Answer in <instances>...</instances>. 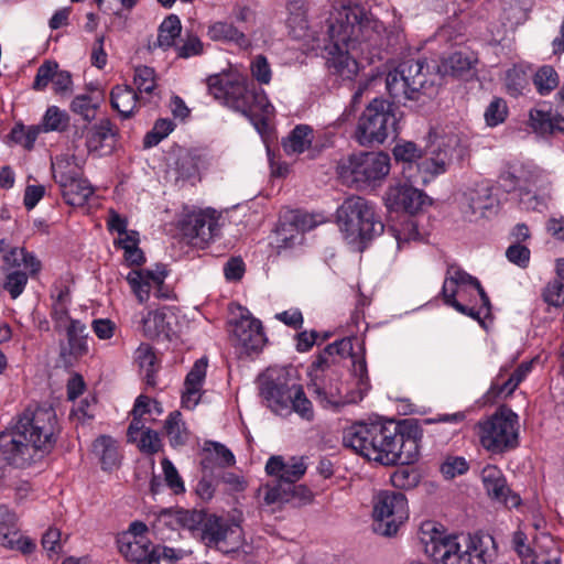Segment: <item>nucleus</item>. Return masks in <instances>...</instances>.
I'll return each mask as SVG.
<instances>
[{"instance_id":"nucleus-22","label":"nucleus","mask_w":564,"mask_h":564,"mask_svg":"<svg viewBox=\"0 0 564 564\" xmlns=\"http://www.w3.org/2000/svg\"><path fill=\"white\" fill-rule=\"evenodd\" d=\"M118 549L122 556L133 564H159L160 562V545H154L148 539L121 535L118 539Z\"/></svg>"},{"instance_id":"nucleus-43","label":"nucleus","mask_w":564,"mask_h":564,"mask_svg":"<svg viewBox=\"0 0 564 564\" xmlns=\"http://www.w3.org/2000/svg\"><path fill=\"white\" fill-rule=\"evenodd\" d=\"M289 18L286 23L294 37H302L308 28L306 7L303 0H292L288 3Z\"/></svg>"},{"instance_id":"nucleus-13","label":"nucleus","mask_w":564,"mask_h":564,"mask_svg":"<svg viewBox=\"0 0 564 564\" xmlns=\"http://www.w3.org/2000/svg\"><path fill=\"white\" fill-rule=\"evenodd\" d=\"M422 541L425 553L436 564H473L468 551L459 542V536L446 533L433 522L422 525Z\"/></svg>"},{"instance_id":"nucleus-29","label":"nucleus","mask_w":564,"mask_h":564,"mask_svg":"<svg viewBox=\"0 0 564 564\" xmlns=\"http://www.w3.org/2000/svg\"><path fill=\"white\" fill-rule=\"evenodd\" d=\"M67 345L61 347V357L80 358L88 354V333L86 325L79 319L69 318L66 327Z\"/></svg>"},{"instance_id":"nucleus-39","label":"nucleus","mask_w":564,"mask_h":564,"mask_svg":"<svg viewBox=\"0 0 564 564\" xmlns=\"http://www.w3.org/2000/svg\"><path fill=\"white\" fill-rule=\"evenodd\" d=\"M112 108L123 118H130L137 108L138 95L129 86H115L110 93Z\"/></svg>"},{"instance_id":"nucleus-10","label":"nucleus","mask_w":564,"mask_h":564,"mask_svg":"<svg viewBox=\"0 0 564 564\" xmlns=\"http://www.w3.org/2000/svg\"><path fill=\"white\" fill-rule=\"evenodd\" d=\"M337 175L346 185L371 184L384 178L390 171V158L383 152H359L341 158Z\"/></svg>"},{"instance_id":"nucleus-63","label":"nucleus","mask_w":564,"mask_h":564,"mask_svg":"<svg viewBox=\"0 0 564 564\" xmlns=\"http://www.w3.org/2000/svg\"><path fill=\"white\" fill-rule=\"evenodd\" d=\"M37 135L39 130L36 128L25 130L24 127L21 126L12 129L11 131L12 140L29 150L33 148Z\"/></svg>"},{"instance_id":"nucleus-56","label":"nucleus","mask_w":564,"mask_h":564,"mask_svg":"<svg viewBox=\"0 0 564 564\" xmlns=\"http://www.w3.org/2000/svg\"><path fill=\"white\" fill-rule=\"evenodd\" d=\"M58 68V64L53 61L44 62L36 70V75L33 82L34 90H44L48 83H53L54 75L56 69Z\"/></svg>"},{"instance_id":"nucleus-41","label":"nucleus","mask_w":564,"mask_h":564,"mask_svg":"<svg viewBox=\"0 0 564 564\" xmlns=\"http://www.w3.org/2000/svg\"><path fill=\"white\" fill-rule=\"evenodd\" d=\"M3 263L7 269L23 267L31 273H36L41 270V262L35 258L34 254L28 253L23 248L11 247L6 251Z\"/></svg>"},{"instance_id":"nucleus-3","label":"nucleus","mask_w":564,"mask_h":564,"mask_svg":"<svg viewBox=\"0 0 564 564\" xmlns=\"http://www.w3.org/2000/svg\"><path fill=\"white\" fill-rule=\"evenodd\" d=\"M207 87L216 100L248 118L261 135L269 132L274 107L263 90H258L242 78L225 74L209 76Z\"/></svg>"},{"instance_id":"nucleus-26","label":"nucleus","mask_w":564,"mask_h":564,"mask_svg":"<svg viewBox=\"0 0 564 564\" xmlns=\"http://www.w3.org/2000/svg\"><path fill=\"white\" fill-rule=\"evenodd\" d=\"M175 318L174 313L169 307L149 311L141 318V330L150 339L161 336L170 338L174 333L173 324Z\"/></svg>"},{"instance_id":"nucleus-12","label":"nucleus","mask_w":564,"mask_h":564,"mask_svg":"<svg viewBox=\"0 0 564 564\" xmlns=\"http://www.w3.org/2000/svg\"><path fill=\"white\" fill-rule=\"evenodd\" d=\"M198 524H202L200 536L208 547H215L226 555L247 554L243 531L239 524L229 523L215 514L204 513L203 520Z\"/></svg>"},{"instance_id":"nucleus-42","label":"nucleus","mask_w":564,"mask_h":564,"mask_svg":"<svg viewBox=\"0 0 564 564\" xmlns=\"http://www.w3.org/2000/svg\"><path fill=\"white\" fill-rule=\"evenodd\" d=\"M164 430L172 447H180L186 444L188 440V431L182 420L178 411L169 414L164 423Z\"/></svg>"},{"instance_id":"nucleus-45","label":"nucleus","mask_w":564,"mask_h":564,"mask_svg":"<svg viewBox=\"0 0 564 564\" xmlns=\"http://www.w3.org/2000/svg\"><path fill=\"white\" fill-rule=\"evenodd\" d=\"M470 58L460 52H455L451 54L448 57L443 58L441 64L437 66V69L442 75H448L454 77L465 75L470 70Z\"/></svg>"},{"instance_id":"nucleus-53","label":"nucleus","mask_w":564,"mask_h":564,"mask_svg":"<svg viewBox=\"0 0 564 564\" xmlns=\"http://www.w3.org/2000/svg\"><path fill=\"white\" fill-rule=\"evenodd\" d=\"M468 469L469 464L462 456H447L440 466V470L446 479H453L456 476L464 475Z\"/></svg>"},{"instance_id":"nucleus-32","label":"nucleus","mask_w":564,"mask_h":564,"mask_svg":"<svg viewBox=\"0 0 564 564\" xmlns=\"http://www.w3.org/2000/svg\"><path fill=\"white\" fill-rule=\"evenodd\" d=\"M463 209L469 217H484L494 205L491 192L487 186L468 189L463 196Z\"/></svg>"},{"instance_id":"nucleus-33","label":"nucleus","mask_w":564,"mask_h":564,"mask_svg":"<svg viewBox=\"0 0 564 564\" xmlns=\"http://www.w3.org/2000/svg\"><path fill=\"white\" fill-rule=\"evenodd\" d=\"M392 153L395 161L405 164L402 171L403 176L409 182H417L416 163L420 161L423 151L412 141H401L394 145Z\"/></svg>"},{"instance_id":"nucleus-40","label":"nucleus","mask_w":564,"mask_h":564,"mask_svg":"<svg viewBox=\"0 0 564 564\" xmlns=\"http://www.w3.org/2000/svg\"><path fill=\"white\" fill-rule=\"evenodd\" d=\"M203 520V512L200 511H183L162 509L156 516V525H174L182 523L184 527L193 530Z\"/></svg>"},{"instance_id":"nucleus-60","label":"nucleus","mask_w":564,"mask_h":564,"mask_svg":"<svg viewBox=\"0 0 564 564\" xmlns=\"http://www.w3.org/2000/svg\"><path fill=\"white\" fill-rule=\"evenodd\" d=\"M28 276L22 271H13L7 275L3 288L10 293L12 299H17L24 290Z\"/></svg>"},{"instance_id":"nucleus-49","label":"nucleus","mask_w":564,"mask_h":564,"mask_svg":"<svg viewBox=\"0 0 564 564\" xmlns=\"http://www.w3.org/2000/svg\"><path fill=\"white\" fill-rule=\"evenodd\" d=\"M263 501L268 506L291 502L289 486L280 479H276L274 484H267Z\"/></svg>"},{"instance_id":"nucleus-14","label":"nucleus","mask_w":564,"mask_h":564,"mask_svg":"<svg viewBox=\"0 0 564 564\" xmlns=\"http://www.w3.org/2000/svg\"><path fill=\"white\" fill-rule=\"evenodd\" d=\"M409 518L408 500L401 492L381 491L373 499V530L384 536L394 535Z\"/></svg>"},{"instance_id":"nucleus-46","label":"nucleus","mask_w":564,"mask_h":564,"mask_svg":"<svg viewBox=\"0 0 564 564\" xmlns=\"http://www.w3.org/2000/svg\"><path fill=\"white\" fill-rule=\"evenodd\" d=\"M533 84L536 91L540 95L545 96L558 86L560 77L552 66L544 65L535 72L533 76Z\"/></svg>"},{"instance_id":"nucleus-2","label":"nucleus","mask_w":564,"mask_h":564,"mask_svg":"<svg viewBox=\"0 0 564 564\" xmlns=\"http://www.w3.org/2000/svg\"><path fill=\"white\" fill-rule=\"evenodd\" d=\"M420 431L406 420L357 423L346 429L343 443L382 465H411L419 458Z\"/></svg>"},{"instance_id":"nucleus-23","label":"nucleus","mask_w":564,"mask_h":564,"mask_svg":"<svg viewBox=\"0 0 564 564\" xmlns=\"http://www.w3.org/2000/svg\"><path fill=\"white\" fill-rule=\"evenodd\" d=\"M119 130L109 118H101L87 128L86 147L88 152L104 155L116 145Z\"/></svg>"},{"instance_id":"nucleus-4","label":"nucleus","mask_w":564,"mask_h":564,"mask_svg":"<svg viewBox=\"0 0 564 564\" xmlns=\"http://www.w3.org/2000/svg\"><path fill=\"white\" fill-rule=\"evenodd\" d=\"M57 417L52 406H29L19 416L12 438V459L23 466L33 460V453L50 452L56 442Z\"/></svg>"},{"instance_id":"nucleus-61","label":"nucleus","mask_w":564,"mask_h":564,"mask_svg":"<svg viewBox=\"0 0 564 564\" xmlns=\"http://www.w3.org/2000/svg\"><path fill=\"white\" fill-rule=\"evenodd\" d=\"M543 299L553 306H560L564 302V282L554 279L550 281L543 291Z\"/></svg>"},{"instance_id":"nucleus-38","label":"nucleus","mask_w":564,"mask_h":564,"mask_svg":"<svg viewBox=\"0 0 564 564\" xmlns=\"http://www.w3.org/2000/svg\"><path fill=\"white\" fill-rule=\"evenodd\" d=\"M93 452L99 458L104 470L118 467L120 455L117 442L107 435H101L93 443Z\"/></svg>"},{"instance_id":"nucleus-19","label":"nucleus","mask_w":564,"mask_h":564,"mask_svg":"<svg viewBox=\"0 0 564 564\" xmlns=\"http://www.w3.org/2000/svg\"><path fill=\"white\" fill-rule=\"evenodd\" d=\"M543 181V172L530 163L510 164L499 176L501 187L508 193L513 191L532 193L542 185Z\"/></svg>"},{"instance_id":"nucleus-51","label":"nucleus","mask_w":564,"mask_h":564,"mask_svg":"<svg viewBox=\"0 0 564 564\" xmlns=\"http://www.w3.org/2000/svg\"><path fill=\"white\" fill-rule=\"evenodd\" d=\"M68 122L69 117L66 111L61 110L56 106L48 107L43 118L45 131H63L68 126Z\"/></svg>"},{"instance_id":"nucleus-11","label":"nucleus","mask_w":564,"mask_h":564,"mask_svg":"<svg viewBox=\"0 0 564 564\" xmlns=\"http://www.w3.org/2000/svg\"><path fill=\"white\" fill-rule=\"evenodd\" d=\"M469 290L477 293L481 300L482 307L489 311L490 300L480 282L460 268L454 265L449 267L442 288L445 304L454 307L464 315L480 321V310H476L474 306H468L463 303Z\"/></svg>"},{"instance_id":"nucleus-17","label":"nucleus","mask_w":564,"mask_h":564,"mask_svg":"<svg viewBox=\"0 0 564 564\" xmlns=\"http://www.w3.org/2000/svg\"><path fill=\"white\" fill-rule=\"evenodd\" d=\"M166 275L165 265L156 264L155 270H131L126 280L138 301L144 303L149 300L152 289L158 299H170V291L164 285Z\"/></svg>"},{"instance_id":"nucleus-47","label":"nucleus","mask_w":564,"mask_h":564,"mask_svg":"<svg viewBox=\"0 0 564 564\" xmlns=\"http://www.w3.org/2000/svg\"><path fill=\"white\" fill-rule=\"evenodd\" d=\"M175 124L170 119H159L153 128L144 135L143 148L150 149L158 145L173 130Z\"/></svg>"},{"instance_id":"nucleus-58","label":"nucleus","mask_w":564,"mask_h":564,"mask_svg":"<svg viewBox=\"0 0 564 564\" xmlns=\"http://www.w3.org/2000/svg\"><path fill=\"white\" fill-rule=\"evenodd\" d=\"M530 256H531V252H530L529 248H527L525 246L518 243V242L510 245L506 250L507 259L511 263H513L522 269H525L529 265Z\"/></svg>"},{"instance_id":"nucleus-52","label":"nucleus","mask_w":564,"mask_h":564,"mask_svg":"<svg viewBox=\"0 0 564 564\" xmlns=\"http://www.w3.org/2000/svg\"><path fill=\"white\" fill-rule=\"evenodd\" d=\"M485 120L489 127L502 123L508 116V106L505 99L494 98L485 110Z\"/></svg>"},{"instance_id":"nucleus-48","label":"nucleus","mask_w":564,"mask_h":564,"mask_svg":"<svg viewBox=\"0 0 564 564\" xmlns=\"http://www.w3.org/2000/svg\"><path fill=\"white\" fill-rule=\"evenodd\" d=\"M69 108L85 121L90 122L95 118L98 104L94 102L90 95L79 94L73 98Z\"/></svg>"},{"instance_id":"nucleus-55","label":"nucleus","mask_w":564,"mask_h":564,"mask_svg":"<svg viewBox=\"0 0 564 564\" xmlns=\"http://www.w3.org/2000/svg\"><path fill=\"white\" fill-rule=\"evenodd\" d=\"M530 126L541 134L553 133V115L550 111L533 109L529 115Z\"/></svg>"},{"instance_id":"nucleus-8","label":"nucleus","mask_w":564,"mask_h":564,"mask_svg":"<svg viewBox=\"0 0 564 564\" xmlns=\"http://www.w3.org/2000/svg\"><path fill=\"white\" fill-rule=\"evenodd\" d=\"M397 107L383 98H373L358 119L355 139L362 147L382 144L397 133Z\"/></svg>"},{"instance_id":"nucleus-35","label":"nucleus","mask_w":564,"mask_h":564,"mask_svg":"<svg viewBox=\"0 0 564 564\" xmlns=\"http://www.w3.org/2000/svg\"><path fill=\"white\" fill-rule=\"evenodd\" d=\"M203 452L205 455L202 459V467L204 473L208 471V469H212V464L214 462L220 468L231 467L236 464V458L232 452L221 443L207 441L204 444Z\"/></svg>"},{"instance_id":"nucleus-44","label":"nucleus","mask_w":564,"mask_h":564,"mask_svg":"<svg viewBox=\"0 0 564 564\" xmlns=\"http://www.w3.org/2000/svg\"><path fill=\"white\" fill-rule=\"evenodd\" d=\"M137 361L141 368L143 380L149 387H154L156 373V356L151 346L140 345L137 350Z\"/></svg>"},{"instance_id":"nucleus-54","label":"nucleus","mask_w":564,"mask_h":564,"mask_svg":"<svg viewBox=\"0 0 564 564\" xmlns=\"http://www.w3.org/2000/svg\"><path fill=\"white\" fill-rule=\"evenodd\" d=\"M133 82L139 93H153L156 87L154 69L149 66L137 67L134 70Z\"/></svg>"},{"instance_id":"nucleus-21","label":"nucleus","mask_w":564,"mask_h":564,"mask_svg":"<svg viewBox=\"0 0 564 564\" xmlns=\"http://www.w3.org/2000/svg\"><path fill=\"white\" fill-rule=\"evenodd\" d=\"M231 335L234 344L246 354L258 351L265 343L261 322L249 315H242L232 324Z\"/></svg>"},{"instance_id":"nucleus-15","label":"nucleus","mask_w":564,"mask_h":564,"mask_svg":"<svg viewBox=\"0 0 564 564\" xmlns=\"http://www.w3.org/2000/svg\"><path fill=\"white\" fill-rule=\"evenodd\" d=\"M458 143L459 139L454 133L435 135L416 163L415 174L419 177L416 183L426 184L436 175L445 173Z\"/></svg>"},{"instance_id":"nucleus-27","label":"nucleus","mask_w":564,"mask_h":564,"mask_svg":"<svg viewBox=\"0 0 564 564\" xmlns=\"http://www.w3.org/2000/svg\"><path fill=\"white\" fill-rule=\"evenodd\" d=\"M315 227L313 217L308 214L296 212L290 217L289 223H281L278 227L276 234L279 248H290L295 243L302 242V232L311 230Z\"/></svg>"},{"instance_id":"nucleus-62","label":"nucleus","mask_w":564,"mask_h":564,"mask_svg":"<svg viewBox=\"0 0 564 564\" xmlns=\"http://www.w3.org/2000/svg\"><path fill=\"white\" fill-rule=\"evenodd\" d=\"M162 468L164 471V477L167 486L175 492L180 494L185 490L184 482L180 477L175 466L167 458L162 460Z\"/></svg>"},{"instance_id":"nucleus-5","label":"nucleus","mask_w":564,"mask_h":564,"mask_svg":"<svg viewBox=\"0 0 564 564\" xmlns=\"http://www.w3.org/2000/svg\"><path fill=\"white\" fill-rule=\"evenodd\" d=\"M260 395L267 406L279 415H288L292 412L306 421H312L314 410L307 399L304 389L290 376L288 369H269L260 383Z\"/></svg>"},{"instance_id":"nucleus-24","label":"nucleus","mask_w":564,"mask_h":564,"mask_svg":"<svg viewBox=\"0 0 564 564\" xmlns=\"http://www.w3.org/2000/svg\"><path fill=\"white\" fill-rule=\"evenodd\" d=\"M481 480L489 497L502 502L508 508L518 507L521 502L519 495L511 492L502 471L494 465H487L481 470Z\"/></svg>"},{"instance_id":"nucleus-64","label":"nucleus","mask_w":564,"mask_h":564,"mask_svg":"<svg viewBox=\"0 0 564 564\" xmlns=\"http://www.w3.org/2000/svg\"><path fill=\"white\" fill-rule=\"evenodd\" d=\"M42 546L48 553V556L57 555L61 550V531L50 528L42 538Z\"/></svg>"},{"instance_id":"nucleus-36","label":"nucleus","mask_w":564,"mask_h":564,"mask_svg":"<svg viewBox=\"0 0 564 564\" xmlns=\"http://www.w3.org/2000/svg\"><path fill=\"white\" fill-rule=\"evenodd\" d=\"M207 34L213 41L234 43L240 48H247L250 45L246 34L239 31L232 23L226 21L210 24Z\"/></svg>"},{"instance_id":"nucleus-50","label":"nucleus","mask_w":564,"mask_h":564,"mask_svg":"<svg viewBox=\"0 0 564 564\" xmlns=\"http://www.w3.org/2000/svg\"><path fill=\"white\" fill-rule=\"evenodd\" d=\"M390 480L394 488L408 490L417 486L420 475L413 468L401 467L392 473Z\"/></svg>"},{"instance_id":"nucleus-28","label":"nucleus","mask_w":564,"mask_h":564,"mask_svg":"<svg viewBox=\"0 0 564 564\" xmlns=\"http://www.w3.org/2000/svg\"><path fill=\"white\" fill-rule=\"evenodd\" d=\"M265 471L288 486L289 484H295L302 478L306 471V465L303 458L292 457L284 462L282 456H272L265 464Z\"/></svg>"},{"instance_id":"nucleus-31","label":"nucleus","mask_w":564,"mask_h":564,"mask_svg":"<svg viewBox=\"0 0 564 564\" xmlns=\"http://www.w3.org/2000/svg\"><path fill=\"white\" fill-rule=\"evenodd\" d=\"M473 564H491L497 554L494 536L490 534L468 535L465 543Z\"/></svg>"},{"instance_id":"nucleus-9","label":"nucleus","mask_w":564,"mask_h":564,"mask_svg":"<svg viewBox=\"0 0 564 564\" xmlns=\"http://www.w3.org/2000/svg\"><path fill=\"white\" fill-rule=\"evenodd\" d=\"M477 435L481 446L494 455L514 449L519 444L518 415L508 408H500L494 414L477 423Z\"/></svg>"},{"instance_id":"nucleus-37","label":"nucleus","mask_w":564,"mask_h":564,"mask_svg":"<svg viewBox=\"0 0 564 564\" xmlns=\"http://www.w3.org/2000/svg\"><path fill=\"white\" fill-rule=\"evenodd\" d=\"M314 139V131L307 124H297L282 140V147L288 155L301 154L307 150Z\"/></svg>"},{"instance_id":"nucleus-30","label":"nucleus","mask_w":564,"mask_h":564,"mask_svg":"<svg viewBox=\"0 0 564 564\" xmlns=\"http://www.w3.org/2000/svg\"><path fill=\"white\" fill-rule=\"evenodd\" d=\"M207 369V359H198L191 371L187 373L184 382V392L182 394V404L186 409H194L200 399V388L203 386Z\"/></svg>"},{"instance_id":"nucleus-57","label":"nucleus","mask_w":564,"mask_h":564,"mask_svg":"<svg viewBox=\"0 0 564 564\" xmlns=\"http://www.w3.org/2000/svg\"><path fill=\"white\" fill-rule=\"evenodd\" d=\"M138 447L142 453L149 455L160 452L162 448V442L159 433L151 429H145L140 436Z\"/></svg>"},{"instance_id":"nucleus-6","label":"nucleus","mask_w":564,"mask_h":564,"mask_svg":"<svg viewBox=\"0 0 564 564\" xmlns=\"http://www.w3.org/2000/svg\"><path fill=\"white\" fill-rule=\"evenodd\" d=\"M423 59H409L400 63L386 77L387 90L391 98L402 100H419L427 95L436 83L437 74Z\"/></svg>"},{"instance_id":"nucleus-25","label":"nucleus","mask_w":564,"mask_h":564,"mask_svg":"<svg viewBox=\"0 0 564 564\" xmlns=\"http://www.w3.org/2000/svg\"><path fill=\"white\" fill-rule=\"evenodd\" d=\"M312 389L324 408L338 409L349 402L341 394L336 375L324 376L315 373L312 378Z\"/></svg>"},{"instance_id":"nucleus-7","label":"nucleus","mask_w":564,"mask_h":564,"mask_svg":"<svg viewBox=\"0 0 564 564\" xmlns=\"http://www.w3.org/2000/svg\"><path fill=\"white\" fill-rule=\"evenodd\" d=\"M338 224L350 243L365 242L383 232L375 206L364 197H347L337 210Z\"/></svg>"},{"instance_id":"nucleus-1","label":"nucleus","mask_w":564,"mask_h":564,"mask_svg":"<svg viewBox=\"0 0 564 564\" xmlns=\"http://www.w3.org/2000/svg\"><path fill=\"white\" fill-rule=\"evenodd\" d=\"M381 22L359 4L343 6L328 19L327 65L341 80H352L358 72L357 58H380L381 50L395 45L400 32L386 34Z\"/></svg>"},{"instance_id":"nucleus-20","label":"nucleus","mask_w":564,"mask_h":564,"mask_svg":"<svg viewBox=\"0 0 564 564\" xmlns=\"http://www.w3.org/2000/svg\"><path fill=\"white\" fill-rule=\"evenodd\" d=\"M427 195L412 185L398 184L389 186L384 194V203L390 210H404L411 215L417 213L426 204Z\"/></svg>"},{"instance_id":"nucleus-16","label":"nucleus","mask_w":564,"mask_h":564,"mask_svg":"<svg viewBox=\"0 0 564 564\" xmlns=\"http://www.w3.org/2000/svg\"><path fill=\"white\" fill-rule=\"evenodd\" d=\"M53 176L61 186L65 202L72 206H83L93 195L94 188L80 176L79 170L72 165L68 158H58L53 163Z\"/></svg>"},{"instance_id":"nucleus-18","label":"nucleus","mask_w":564,"mask_h":564,"mask_svg":"<svg viewBox=\"0 0 564 564\" xmlns=\"http://www.w3.org/2000/svg\"><path fill=\"white\" fill-rule=\"evenodd\" d=\"M220 227L216 210L206 209L193 213L186 217L182 225V232L188 243L204 248L210 240L219 235Z\"/></svg>"},{"instance_id":"nucleus-59","label":"nucleus","mask_w":564,"mask_h":564,"mask_svg":"<svg viewBox=\"0 0 564 564\" xmlns=\"http://www.w3.org/2000/svg\"><path fill=\"white\" fill-rule=\"evenodd\" d=\"M251 74L260 84H269L272 72L265 56L257 55L251 62Z\"/></svg>"},{"instance_id":"nucleus-34","label":"nucleus","mask_w":564,"mask_h":564,"mask_svg":"<svg viewBox=\"0 0 564 564\" xmlns=\"http://www.w3.org/2000/svg\"><path fill=\"white\" fill-rule=\"evenodd\" d=\"M182 24L176 14L167 15L159 25L158 36L154 41L149 42L148 48L150 51L161 48L163 51L174 46L175 40L181 35Z\"/></svg>"}]
</instances>
